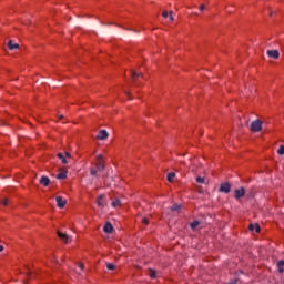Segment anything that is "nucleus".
<instances>
[{"mask_svg":"<svg viewBox=\"0 0 284 284\" xmlns=\"http://www.w3.org/2000/svg\"><path fill=\"white\" fill-rule=\"evenodd\" d=\"M193 163L190 168H189V173L187 176H194V179H205V169L203 168V165H199V160L194 159Z\"/></svg>","mask_w":284,"mask_h":284,"instance_id":"1","label":"nucleus"},{"mask_svg":"<svg viewBox=\"0 0 284 284\" xmlns=\"http://www.w3.org/2000/svg\"><path fill=\"white\" fill-rule=\"evenodd\" d=\"M251 132H261L263 130V121L254 120L250 125Z\"/></svg>","mask_w":284,"mask_h":284,"instance_id":"2","label":"nucleus"},{"mask_svg":"<svg viewBox=\"0 0 284 284\" xmlns=\"http://www.w3.org/2000/svg\"><path fill=\"white\" fill-rule=\"evenodd\" d=\"M95 168L99 172L105 168V160L103 159V155H97L95 158Z\"/></svg>","mask_w":284,"mask_h":284,"instance_id":"3","label":"nucleus"},{"mask_svg":"<svg viewBox=\"0 0 284 284\" xmlns=\"http://www.w3.org/2000/svg\"><path fill=\"white\" fill-rule=\"evenodd\" d=\"M57 235L59 236V239L64 242L65 244L68 243H71L72 242V237H70L68 234L61 232V231H58L57 232Z\"/></svg>","mask_w":284,"mask_h":284,"instance_id":"4","label":"nucleus"},{"mask_svg":"<svg viewBox=\"0 0 284 284\" xmlns=\"http://www.w3.org/2000/svg\"><path fill=\"white\" fill-rule=\"evenodd\" d=\"M58 159L65 165L70 163V153H58Z\"/></svg>","mask_w":284,"mask_h":284,"instance_id":"5","label":"nucleus"},{"mask_svg":"<svg viewBox=\"0 0 284 284\" xmlns=\"http://www.w3.org/2000/svg\"><path fill=\"white\" fill-rule=\"evenodd\" d=\"M162 17L166 20V23H172L174 21V17L172 16V11H163Z\"/></svg>","mask_w":284,"mask_h":284,"instance_id":"6","label":"nucleus"},{"mask_svg":"<svg viewBox=\"0 0 284 284\" xmlns=\"http://www.w3.org/2000/svg\"><path fill=\"white\" fill-rule=\"evenodd\" d=\"M108 136H110V134L108 133V131L105 130H101L99 131L98 135H97V139L99 141H105V139H108Z\"/></svg>","mask_w":284,"mask_h":284,"instance_id":"7","label":"nucleus"},{"mask_svg":"<svg viewBox=\"0 0 284 284\" xmlns=\"http://www.w3.org/2000/svg\"><path fill=\"white\" fill-rule=\"evenodd\" d=\"M235 199H243L245 196V187H240L234 191Z\"/></svg>","mask_w":284,"mask_h":284,"instance_id":"8","label":"nucleus"},{"mask_svg":"<svg viewBox=\"0 0 284 284\" xmlns=\"http://www.w3.org/2000/svg\"><path fill=\"white\" fill-rule=\"evenodd\" d=\"M55 201H57L58 207H60L61 210H63V207H65V205L68 203V201L63 200V197H61V196H57Z\"/></svg>","mask_w":284,"mask_h":284,"instance_id":"9","label":"nucleus"},{"mask_svg":"<svg viewBox=\"0 0 284 284\" xmlns=\"http://www.w3.org/2000/svg\"><path fill=\"white\" fill-rule=\"evenodd\" d=\"M57 179H68V169L61 168L57 175Z\"/></svg>","mask_w":284,"mask_h":284,"instance_id":"10","label":"nucleus"},{"mask_svg":"<svg viewBox=\"0 0 284 284\" xmlns=\"http://www.w3.org/2000/svg\"><path fill=\"white\" fill-rule=\"evenodd\" d=\"M98 207H105V195H99L97 200Z\"/></svg>","mask_w":284,"mask_h":284,"instance_id":"11","label":"nucleus"},{"mask_svg":"<svg viewBox=\"0 0 284 284\" xmlns=\"http://www.w3.org/2000/svg\"><path fill=\"white\" fill-rule=\"evenodd\" d=\"M267 55L271 59H278V57H281V53L278 52V50H268Z\"/></svg>","mask_w":284,"mask_h":284,"instance_id":"12","label":"nucleus"},{"mask_svg":"<svg viewBox=\"0 0 284 284\" xmlns=\"http://www.w3.org/2000/svg\"><path fill=\"white\" fill-rule=\"evenodd\" d=\"M248 230L250 232H256L258 234V232H261V225H258V223L250 224Z\"/></svg>","mask_w":284,"mask_h":284,"instance_id":"13","label":"nucleus"},{"mask_svg":"<svg viewBox=\"0 0 284 284\" xmlns=\"http://www.w3.org/2000/svg\"><path fill=\"white\" fill-rule=\"evenodd\" d=\"M230 183H224V184H221L220 186V192H224L225 194L230 193Z\"/></svg>","mask_w":284,"mask_h":284,"instance_id":"14","label":"nucleus"},{"mask_svg":"<svg viewBox=\"0 0 284 284\" xmlns=\"http://www.w3.org/2000/svg\"><path fill=\"white\" fill-rule=\"evenodd\" d=\"M104 232L106 234H112V230H114V227L112 226V224L110 222H108L105 225H104Z\"/></svg>","mask_w":284,"mask_h":284,"instance_id":"15","label":"nucleus"},{"mask_svg":"<svg viewBox=\"0 0 284 284\" xmlns=\"http://www.w3.org/2000/svg\"><path fill=\"white\" fill-rule=\"evenodd\" d=\"M8 48H9V50H18L19 44H18L17 42L10 40V41L8 42Z\"/></svg>","mask_w":284,"mask_h":284,"instance_id":"16","label":"nucleus"},{"mask_svg":"<svg viewBox=\"0 0 284 284\" xmlns=\"http://www.w3.org/2000/svg\"><path fill=\"white\" fill-rule=\"evenodd\" d=\"M112 207H121V205H123V203L121 202V200H119L118 197H115L112 203H111Z\"/></svg>","mask_w":284,"mask_h":284,"instance_id":"17","label":"nucleus"},{"mask_svg":"<svg viewBox=\"0 0 284 284\" xmlns=\"http://www.w3.org/2000/svg\"><path fill=\"white\" fill-rule=\"evenodd\" d=\"M131 79L135 80L138 77H143L142 73H136V71L132 70L130 71Z\"/></svg>","mask_w":284,"mask_h":284,"instance_id":"18","label":"nucleus"},{"mask_svg":"<svg viewBox=\"0 0 284 284\" xmlns=\"http://www.w3.org/2000/svg\"><path fill=\"white\" fill-rule=\"evenodd\" d=\"M40 184L48 187L50 185V179H41Z\"/></svg>","mask_w":284,"mask_h":284,"instance_id":"19","label":"nucleus"},{"mask_svg":"<svg viewBox=\"0 0 284 284\" xmlns=\"http://www.w3.org/2000/svg\"><path fill=\"white\" fill-rule=\"evenodd\" d=\"M278 272L283 274L284 272V261L277 262Z\"/></svg>","mask_w":284,"mask_h":284,"instance_id":"20","label":"nucleus"},{"mask_svg":"<svg viewBox=\"0 0 284 284\" xmlns=\"http://www.w3.org/2000/svg\"><path fill=\"white\" fill-rule=\"evenodd\" d=\"M199 225H201V222L199 221H194L190 224L191 230H196V227H199Z\"/></svg>","mask_w":284,"mask_h":284,"instance_id":"21","label":"nucleus"},{"mask_svg":"<svg viewBox=\"0 0 284 284\" xmlns=\"http://www.w3.org/2000/svg\"><path fill=\"white\" fill-rule=\"evenodd\" d=\"M106 270L114 272V270H116V265H114L113 263H106Z\"/></svg>","mask_w":284,"mask_h":284,"instance_id":"22","label":"nucleus"},{"mask_svg":"<svg viewBox=\"0 0 284 284\" xmlns=\"http://www.w3.org/2000/svg\"><path fill=\"white\" fill-rule=\"evenodd\" d=\"M181 210V204H174L171 206V212H179Z\"/></svg>","mask_w":284,"mask_h":284,"instance_id":"23","label":"nucleus"},{"mask_svg":"<svg viewBox=\"0 0 284 284\" xmlns=\"http://www.w3.org/2000/svg\"><path fill=\"white\" fill-rule=\"evenodd\" d=\"M149 276H150V278H156V271L150 268V270H149Z\"/></svg>","mask_w":284,"mask_h":284,"instance_id":"24","label":"nucleus"},{"mask_svg":"<svg viewBox=\"0 0 284 284\" xmlns=\"http://www.w3.org/2000/svg\"><path fill=\"white\" fill-rule=\"evenodd\" d=\"M176 176V172L171 171L168 173L166 179H174Z\"/></svg>","mask_w":284,"mask_h":284,"instance_id":"25","label":"nucleus"},{"mask_svg":"<svg viewBox=\"0 0 284 284\" xmlns=\"http://www.w3.org/2000/svg\"><path fill=\"white\" fill-rule=\"evenodd\" d=\"M277 154H280V156H283L284 154V145H281L277 150Z\"/></svg>","mask_w":284,"mask_h":284,"instance_id":"26","label":"nucleus"},{"mask_svg":"<svg viewBox=\"0 0 284 284\" xmlns=\"http://www.w3.org/2000/svg\"><path fill=\"white\" fill-rule=\"evenodd\" d=\"M0 203H2V205H4V207H6L10 203V200H8V197H6V199L1 200Z\"/></svg>","mask_w":284,"mask_h":284,"instance_id":"27","label":"nucleus"},{"mask_svg":"<svg viewBox=\"0 0 284 284\" xmlns=\"http://www.w3.org/2000/svg\"><path fill=\"white\" fill-rule=\"evenodd\" d=\"M227 284H241V280H231Z\"/></svg>","mask_w":284,"mask_h":284,"instance_id":"28","label":"nucleus"},{"mask_svg":"<svg viewBox=\"0 0 284 284\" xmlns=\"http://www.w3.org/2000/svg\"><path fill=\"white\" fill-rule=\"evenodd\" d=\"M142 223H144V225H150V220H148V217H143Z\"/></svg>","mask_w":284,"mask_h":284,"instance_id":"29","label":"nucleus"},{"mask_svg":"<svg viewBox=\"0 0 284 284\" xmlns=\"http://www.w3.org/2000/svg\"><path fill=\"white\" fill-rule=\"evenodd\" d=\"M91 176H97V170L94 168L91 169Z\"/></svg>","mask_w":284,"mask_h":284,"instance_id":"30","label":"nucleus"},{"mask_svg":"<svg viewBox=\"0 0 284 284\" xmlns=\"http://www.w3.org/2000/svg\"><path fill=\"white\" fill-rule=\"evenodd\" d=\"M199 10H200V12H203V10H205V4H201V6L199 7Z\"/></svg>","mask_w":284,"mask_h":284,"instance_id":"31","label":"nucleus"},{"mask_svg":"<svg viewBox=\"0 0 284 284\" xmlns=\"http://www.w3.org/2000/svg\"><path fill=\"white\" fill-rule=\"evenodd\" d=\"M196 182L197 183H205V179H197Z\"/></svg>","mask_w":284,"mask_h":284,"instance_id":"32","label":"nucleus"},{"mask_svg":"<svg viewBox=\"0 0 284 284\" xmlns=\"http://www.w3.org/2000/svg\"><path fill=\"white\" fill-rule=\"evenodd\" d=\"M79 267H80V270H84V265H83V263H79Z\"/></svg>","mask_w":284,"mask_h":284,"instance_id":"33","label":"nucleus"},{"mask_svg":"<svg viewBox=\"0 0 284 284\" xmlns=\"http://www.w3.org/2000/svg\"><path fill=\"white\" fill-rule=\"evenodd\" d=\"M27 276L28 278H30V276H32V273L31 272L27 273Z\"/></svg>","mask_w":284,"mask_h":284,"instance_id":"34","label":"nucleus"},{"mask_svg":"<svg viewBox=\"0 0 284 284\" xmlns=\"http://www.w3.org/2000/svg\"><path fill=\"white\" fill-rule=\"evenodd\" d=\"M169 183H174V179H169Z\"/></svg>","mask_w":284,"mask_h":284,"instance_id":"35","label":"nucleus"},{"mask_svg":"<svg viewBox=\"0 0 284 284\" xmlns=\"http://www.w3.org/2000/svg\"><path fill=\"white\" fill-rule=\"evenodd\" d=\"M0 252H3V245H0Z\"/></svg>","mask_w":284,"mask_h":284,"instance_id":"36","label":"nucleus"},{"mask_svg":"<svg viewBox=\"0 0 284 284\" xmlns=\"http://www.w3.org/2000/svg\"><path fill=\"white\" fill-rule=\"evenodd\" d=\"M126 95L129 97V99H132V98H130V92H126Z\"/></svg>","mask_w":284,"mask_h":284,"instance_id":"37","label":"nucleus"},{"mask_svg":"<svg viewBox=\"0 0 284 284\" xmlns=\"http://www.w3.org/2000/svg\"><path fill=\"white\" fill-rule=\"evenodd\" d=\"M41 179H48V176L42 175Z\"/></svg>","mask_w":284,"mask_h":284,"instance_id":"38","label":"nucleus"},{"mask_svg":"<svg viewBox=\"0 0 284 284\" xmlns=\"http://www.w3.org/2000/svg\"><path fill=\"white\" fill-rule=\"evenodd\" d=\"M59 119H63V115H59Z\"/></svg>","mask_w":284,"mask_h":284,"instance_id":"39","label":"nucleus"},{"mask_svg":"<svg viewBox=\"0 0 284 284\" xmlns=\"http://www.w3.org/2000/svg\"><path fill=\"white\" fill-rule=\"evenodd\" d=\"M24 284H28V281H24Z\"/></svg>","mask_w":284,"mask_h":284,"instance_id":"40","label":"nucleus"}]
</instances>
